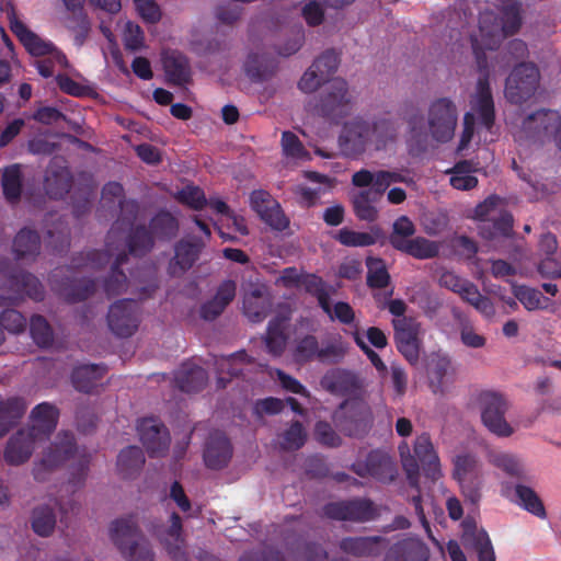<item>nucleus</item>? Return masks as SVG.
<instances>
[{"instance_id":"1","label":"nucleus","mask_w":561,"mask_h":561,"mask_svg":"<svg viewBox=\"0 0 561 561\" xmlns=\"http://www.w3.org/2000/svg\"><path fill=\"white\" fill-rule=\"evenodd\" d=\"M396 126L388 119L347 122L340 135V147L344 154L356 156L374 147L383 148L396 137Z\"/></svg>"},{"instance_id":"2","label":"nucleus","mask_w":561,"mask_h":561,"mask_svg":"<svg viewBox=\"0 0 561 561\" xmlns=\"http://www.w3.org/2000/svg\"><path fill=\"white\" fill-rule=\"evenodd\" d=\"M519 26L520 9L515 3L503 11L500 20L492 12L482 13L479 21V35L472 39L476 55L479 57V50L483 48L492 49L504 37L516 33Z\"/></svg>"},{"instance_id":"3","label":"nucleus","mask_w":561,"mask_h":561,"mask_svg":"<svg viewBox=\"0 0 561 561\" xmlns=\"http://www.w3.org/2000/svg\"><path fill=\"white\" fill-rule=\"evenodd\" d=\"M110 536L127 561H153V553L149 542L137 534L133 519L122 518L115 520L110 528Z\"/></svg>"},{"instance_id":"4","label":"nucleus","mask_w":561,"mask_h":561,"mask_svg":"<svg viewBox=\"0 0 561 561\" xmlns=\"http://www.w3.org/2000/svg\"><path fill=\"white\" fill-rule=\"evenodd\" d=\"M471 108L465 115L463 130L460 137L458 150L467 148L472 139L474 125L489 129L493 124V101L489 84L485 80H479L476 92L470 101Z\"/></svg>"},{"instance_id":"5","label":"nucleus","mask_w":561,"mask_h":561,"mask_svg":"<svg viewBox=\"0 0 561 561\" xmlns=\"http://www.w3.org/2000/svg\"><path fill=\"white\" fill-rule=\"evenodd\" d=\"M453 477L458 482L461 493L470 502L477 503L484 484V472L478 458L461 451L453 458Z\"/></svg>"},{"instance_id":"6","label":"nucleus","mask_w":561,"mask_h":561,"mask_svg":"<svg viewBox=\"0 0 561 561\" xmlns=\"http://www.w3.org/2000/svg\"><path fill=\"white\" fill-rule=\"evenodd\" d=\"M482 404V423L493 435L506 438L516 432L517 425L506 416L510 403L502 394L485 393Z\"/></svg>"},{"instance_id":"7","label":"nucleus","mask_w":561,"mask_h":561,"mask_svg":"<svg viewBox=\"0 0 561 561\" xmlns=\"http://www.w3.org/2000/svg\"><path fill=\"white\" fill-rule=\"evenodd\" d=\"M456 106L447 99L433 102L427 115V135L437 142H446L454 137L457 125Z\"/></svg>"},{"instance_id":"8","label":"nucleus","mask_w":561,"mask_h":561,"mask_svg":"<svg viewBox=\"0 0 561 561\" xmlns=\"http://www.w3.org/2000/svg\"><path fill=\"white\" fill-rule=\"evenodd\" d=\"M439 283L442 286L458 293L462 299L471 304L484 317L491 318L494 316L495 310L492 302L489 298L481 296L474 285L451 272H445L440 276Z\"/></svg>"},{"instance_id":"9","label":"nucleus","mask_w":561,"mask_h":561,"mask_svg":"<svg viewBox=\"0 0 561 561\" xmlns=\"http://www.w3.org/2000/svg\"><path fill=\"white\" fill-rule=\"evenodd\" d=\"M12 32L19 37L25 49L33 56L51 55L60 65H67L66 57L55 49L51 43L44 41L38 35L30 31L26 25L18 19H12Z\"/></svg>"},{"instance_id":"10","label":"nucleus","mask_w":561,"mask_h":561,"mask_svg":"<svg viewBox=\"0 0 561 561\" xmlns=\"http://www.w3.org/2000/svg\"><path fill=\"white\" fill-rule=\"evenodd\" d=\"M398 350L412 364L416 363L420 354L419 324L412 319L393 320Z\"/></svg>"},{"instance_id":"11","label":"nucleus","mask_w":561,"mask_h":561,"mask_svg":"<svg viewBox=\"0 0 561 561\" xmlns=\"http://www.w3.org/2000/svg\"><path fill=\"white\" fill-rule=\"evenodd\" d=\"M108 325L116 335H131L138 325L136 304L130 300H122L112 305L108 312Z\"/></svg>"},{"instance_id":"12","label":"nucleus","mask_w":561,"mask_h":561,"mask_svg":"<svg viewBox=\"0 0 561 561\" xmlns=\"http://www.w3.org/2000/svg\"><path fill=\"white\" fill-rule=\"evenodd\" d=\"M250 204L260 218L271 227L278 230L287 227L288 220L279 204L267 192L262 190L252 192Z\"/></svg>"},{"instance_id":"13","label":"nucleus","mask_w":561,"mask_h":561,"mask_svg":"<svg viewBox=\"0 0 561 561\" xmlns=\"http://www.w3.org/2000/svg\"><path fill=\"white\" fill-rule=\"evenodd\" d=\"M337 56L334 53H325L302 75L298 84L299 89L305 93L316 91L321 82L327 81L337 69Z\"/></svg>"},{"instance_id":"14","label":"nucleus","mask_w":561,"mask_h":561,"mask_svg":"<svg viewBox=\"0 0 561 561\" xmlns=\"http://www.w3.org/2000/svg\"><path fill=\"white\" fill-rule=\"evenodd\" d=\"M500 215V220L494 224V232L486 233L483 228V236L489 239L496 237H507L512 229V217L508 214L501 213V199L497 197H489L482 204L478 205L474 210L476 218L495 219Z\"/></svg>"},{"instance_id":"15","label":"nucleus","mask_w":561,"mask_h":561,"mask_svg":"<svg viewBox=\"0 0 561 561\" xmlns=\"http://www.w3.org/2000/svg\"><path fill=\"white\" fill-rule=\"evenodd\" d=\"M538 81V70L531 64H522L514 69L506 81V95L513 101L528 94Z\"/></svg>"},{"instance_id":"16","label":"nucleus","mask_w":561,"mask_h":561,"mask_svg":"<svg viewBox=\"0 0 561 561\" xmlns=\"http://www.w3.org/2000/svg\"><path fill=\"white\" fill-rule=\"evenodd\" d=\"M140 440L151 455H160L168 449L169 435L163 426L151 419L142 420L138 425Z\"/></svg>"},{"instance_id":"17","label":"nucleus","mask_w":561,"mask_h":561,"mask_svg":"<svg viewBox=\"0 0 561 561\" xmlns=\"http://www.w3.org/2000/svg\"><path fill=\"white\" fill-rule=\"evenodd\" d=\"M43 445L42 442L26 430L20 431L8 443L4 458L10 465H20L26 461L35 447Z\"/></svg>"},{"instance_id":"18","label":"nucleus","mask_w":561,"mask_h":561,"mask_svg":"<svg viewBox=\"0 0 561 561\" xmlns=\"http://www.w3.org/2000/svg\"><path fill=\"white\" fill-rule=\"evenodd\" d=\"M57 416V411L53 405L41 403L32 411L31 426L26 431L44 444L48 434L56 426Z\"/></svg>"},{"instance_id":"19","label":"nucleus","mask_w":561,"mask_h":561,"mask_svg":"<svg viewBox=\"0 0 561 561\" xmlns=\"http://www.w3.org/2000/svg\"><path fill=\"white\" fill-rule=\"evenodd\" d=\"M431 387L435 392H445L455 381V368L446 356H437L428 367Z\"/></svg>"},{"instance_id":"20","label":"nucleus","mask_w":561,"mask_h":561,"mask_svg":"<svg viewBox=\"0 0 561 561\" xmlns=\"http://www.w3.org/2000/svg\"><path fill=\"white\" fill-rule=\"evenodd\" d=\"M502 494L533 515L539 518L546 517V511L541 500L529 486L517 484L513 492H510L508 489H504Z\"/></svg>"},{"instance_id":"21","label":"nucleus","mask_w":561,"mask_h":561,"mask_svg":"<svg viewBox=\"0 0 561 561\" xmlns=\"http://www.w3.org/2000/svg\"><path fill=\"white\" fill-rule=\"evenodd\" d=\"M382 193L383 191L363 190L353 196L354 213L358 219L371 222L378 218L376 204Z\"/></svg>"},{"instance_id":"22","label":"nucleus","mask_w":561,"mask_h":561,"mask_svg":"<svg viewBox=\"0 0 561 561\" xmlns=\"http://www.w3.org/2000/svg\"><path fill=\"white\" fill-rule=\"evenodd\" d=\"M276 285L286 288L304 287L306 290L318 295L323 284L322 280L316 275H300L296 268H285L282 274L276 278Z\"/></svg>"},{"instance_id":"23","label":"nucleus","mask_w":561,"mask_h":561,"mask_svg":"<svg viewBox=\"0 0 561 561\" xmlns=\"http://www.w3.org/2000/svg\"><path fill=\"white\" fill-rule=\"evenodd\" d=\"M324 92L321 111L325 114L342 110L348 102L346 83L342 79L328 81Z\"/></svg>"},{"instance_id":"24","label":"nucleus","mask_w":561,"mask_h":561,"mask_svg":"<svg viewBox=\"0 0 561 561\" xmlns=\"http://www.w3.org/2000/svg\"><path fill=\"white\" fill-rule=\"evenodd\" d=\"M353 184L360 187L371 185L373 191H385L390 184L401 181V176L394 172L379 171L371 173L360 170L353 175Z\"/></svg>"},{"instance_id":"25","label":"nucleus","mask_w":561,"mask_h":561,"mask_svg":"<svg viewBox=\"0 0 561 561\" xmlns=\"http://www.w3.org/2000/svg\"><path fill=\"white\" fill-rule=\"evenodd\" d=\"M381 236V230L378 227H371L368 231L343 228L336 232L335 239L346 247H369L375 244Z\"/></svg>"},{"instance_id":"26","label":"nucleus","mask_w":561,"mask_h":561,"mask_svg":"<svg viewBox=\"0 0 561 561\" xmlns=\"http://www.w3.org/2000/svg\"><path fill=\"white\" fill-rule=\"evenodd\" d=\"M234 295V283L230 280L224 282L219 286L215 297L204 305L202 309L203 317L205 319H213L217 317L219 313L222 312L226 306L233 299Z\"/></svg>"},{"instance_id":"27","label":"nucleus","mask_w":561,"mask_h":561,"mask_svg":"<svg viewBox=\"0 0 561 561\" xmlns=\"http://www.w3.org/2000/svg\"><path fill=\"white\" fill-rule=\"evenodd\" d=\"M231 457V448L228 439L218 435L213 438L205 450L204 458L208 467L217 469L225 466Z\"/></svg>"},{"instance_id":"28","label":"nucleus","mask_w":561,"mask_h":561,"mask_svg":"<svg viewBox=\"0 0 561 561\" xmlns=\"http://www.w3.org/2000/svg\"><path fill=\"white\" fill-rule=\"evenodd\" d=\"M414 454L417 460L423 465L427 466L428 469L433 472V476L436 473L439 474L440 462L438 455L436 454L434 446L426 434H422L416 437L414 444Z\"/></svg>"},{"instance_id":"29","label":"nucleus","mask_w":561,"mask_h":561,"mask_svg":"<svg viewBox=\"0 0 561 561\" xmlns=\"http://www.w3.org/2000/svg\"><path fill=\"white\" fill-rule=\"evenodd\" d=\"M266 298L265 288L256 286L247 293L243 298V309L245 316L251 321H260L265 316Z\"/></svg>"},{"instance_id":"30","label":"nucleus","mask_w":561,"mask_h":561,"mask_svg":"<svg viewBox=\"0 0 561 561\" xmlns=\"http://www.w3.org/2000/svg\"><path fill=\"white\" fill-rule=\"evenodd\" d=\"M72 438L65 435L60 442L46 446L43 451L42 465L45 467H54L69 458L72 453Z\"/></svg>"},{"instance_id":"31","label":"nucleus","mask_w":561,"mask_h":561,"mask_svg":"<svg viewBox=\"0 0 561 561\" xmlns=\"http://www.w3.org/2000/svg\"><path fill=\"white\" fill-rule=\"evenodd\" d=\"M55 527L56 515L50 506L42 505L34 510L32 515V528L38 536H50Z\"/></svg>"},{"instance_id":"32","label":"nucleus","mask_w":561,"mask_h":561,"mask_svg":"<svg viewBox=\"0 0 561 561\" xmlns=\"http://www.w3.org/2000/svg\"><path fill=\"white\" fill-rule=\"evenodd\" d=\"M163 67L170 80L176 83L184 82L188 77V64L186 58L175 51L165 54Z\"/></svg>"},{"instance_id":"33","label":"nucleus","mask_w":561,"mask_h":561,"mask_svg":"<svg viewBox=\"0 0 561 561\" xmlns=\"http://www.w3.org/2000/svg\"><path fill=\"white\" fill-rule=\"evenodd\" d=\"M476 169L469 162H460L454 167L450 173V185L456 190H471L477 186Z\"/></svg>"},{"instance_id":"34","label":"nucleus","mask_w":561,"mask_h":561,"mask_svg":"<svg viewBox=\"0 0 561 561\" xmlns=\"http://www.w3.org/2000/svg\"><path fill=\"white\" fill-rule=\"evenodd\" d=\"M489 461L511 476L522 477L526 472L522 460L508 453H491L489 455Z\"/></svg>"},{"instance_id":"35","label":"nucleus","mask_w":561,"mask_h":561,"mask_svg":"<svg viewBox=\"0 0 561 561\" xmlns=\"http://www.w3.org/2000/svg\"><path fill=\"white\" fill-rule=\"evenodd\" d=\"M318 300L322 309L331 319H337L343 323H351L354 320V311L346 302H336L331 306L329 299L323 294V287L318 293Z\"/></svg>"},{"instance_id":"36","label":"nucleus","mask_w":561,"mask_h":561,"mask_svg":"<svg viewBox=\"0 0 561 561\" xmlns=\"http://www.w3.org/2000/svg\"><path fill=\"white\" fill-rule=\"evenodd\" d=\"M414 232L415 227L413 222L407 216L399 217L392 226L391 244L398 250L402 249Z\"/></svg>"},{"instance_id":"37","label":"nucleus","mask_w":561,"mask_h":561,"mask_svg":"<svg viewBox=\"0 0 561 561\" xmlns=\"http://www.w3.org/2000/svg\"><path fill=\"white\" fill-rule=\"evenodd\" d=\"M25 410L20 400H12L5 404L0 402V437L3 436L15 420L21 417Z\"/></svg>"},{"instance_id":"38","label":"nucleus","mask_w":561,"mask_h":561,"mask_svg":"<svg viewBox=\"0 0 561 561\" xmlns=\"http://www.w3.org/2000/svg\"><path fill=\"white\" fill-rule=\"evenodd\" d=\"M367 268V282L370 287L381 288L388 284L389 274L382 260L377 257H368Z\"/></svg>"},{"instance_id":"39","label":"nucleus","mask_w":561,"mask_h":561,"mask_svg":"<svg viewBox=\"0 0 561 561\" xmlns=\"http://www.w3.org/2000/svg\"><path fill=\"white\" fill-rule=\"evenodd\" d=\"M400 251H403L417 259H428L438 252V248L435 243L424 238H416L409 240L408 243L402 249H400Z\"/></svg>"},{"instance_id":"40","label":"nucleus","mask_w":561,"mask_h":561,"mask_svg":"<svg viewBox=\"0 0 561 561\" xmlns=\"http://www.w3.org/2000/svg\"><path fill=\"white\" fill-rule=\"evenodd\" d=\"M13 250L18 256L33 254L38 250V237L32 230H21L14 239Z\"/></svg>"},{"instance_id":"41","label":"nucleus","mask_w":561,"mask_h":561,"mask_svg":"<svg viewBox=\"0 0 561 561\" xmlns=\"http://www.w3.org/2000/svg\"><path fill=\"white\" fill-rule=\"evenodd\" d=\"M103 374V369L93 366L84 365L77 368L73 373L72 379L76 387L81 391H89L91 389L92 381L100 378Z\"/></svg>"},{"instance_id":"42","label":"nucleus","mask_w":561,"mask_h":561,"mask_svg":"<svg viewBox=\"0 0 561 561\" xmlns=\"http://www.w3.org/2000/svg\"><path fill=\"white\" fill-rule=\"evenodd\" d=\"M2 186L8 199L14 201L19 197L21 190V170L18 165H12L4 170Z\"/></svg>"},{"instance_id":"43","label":"nucleus","mask_w":561,"mask_h":561,"mask_svg":"<svg viewBox=\"0 0 561 561\" xmlns=\"http://www.w3.org/2000/svg\"><path fill=\"white\" fill-rule=\"evenodd\" d=\"M144 460L141 450L138 447L130 446L121 451L117 466L122 473L127 474L133 469L139 468L144 463Z\"/></svg>"},{"instance_id":"44","label":"nucleus","mask_w":561,"mask_h":561,"mask_svg":"<svg viewBox=\"0 0 561 561\" xmlns=\"http://www.w3.org/2000/svg\"><path fill=\"white\" fill-rule=\"evenodd\" d=\"M31 334L37 345L46 347L51 342V331L46 320L42 317H34L31 320Z\"/></svg>"},{"instance_id":"45","label":"nucleus","mask_w":561,"mask_h":561,"mask_svg":"<svg viewBox=\"0 0 561 561\" xmlns=\"http://www.w3.org/2000/svg\"><path fill=\"white\" fill-rule=\"evenodd\" d=\"M513 291L516 298L528 310H536L541 306V295L535 289L525 286H513Z\"/></svg>"},{"instance_id":"46","label":"nucleus","mask_w":561,"mask_h":561,"mask_svg":"<svg viewBox=\"0 0 561 561\" xmlns=\"http://www.w3.org/2000/svg\"><path fill=\"white\" fill-rule=\"evenodd\" d=\"M283 151L286 157L301 159L307 156L296 135L285 131L282 137Z\"/></svg>"},{"instance_id":"47","label":"nucleus","mask_w":561,"mask_h":561,"mask_svg":"<svg viewBox=\"0 0 561 561\" xmlns=\"http://www.w3.org/2000/svg\"><path fill=\"white\" fill-rule=\"evenodd\" d=\"M266 346L274 355H278L283 351L285 346V335L280 324H270L266 336Z\"/></svg>"},{"instance_id":"48","label":"nucleus","mask_w":561,"mask_h":561,"mask_svg":"<svg viewBox=\"0 0 561 561\" xmlns=\"http://www.w3.org/2000/svg\"><path fill=\"white\" fill-rule=\"evenodd\" d=\"M197 255V245L191 243H180L175 250V264L181 270L192 265Z\"/></svg>"},{"instance_id":"49","label":"nucleus","mask_w":561,"mask_h":561,"mask_svg":"<svg viewBox=\"0 0 561 561\" xmlns=\"http://www.w3.org/2000/svg\"><path fill=\"white\" fill-rule=\"evenodd\" d=\"M318 353L317 341L313 336H306L302 339L295 348L294 357L297 362H305L312 358Z\"/></svg>"},{"instance_id":"50","label":"nucleus","mask_w":561,"mask_h":561,"mask_svg":"<svg viewBox=\"0 0 561 561\" xmlns=\"http://www.w3.org/2000/svg\"><path fill=\"white\" fill-rule=\"evenodd\" d=\"M306 434L299 423H294L284 434L283 447L297 449L305 443Z\"/></svg>"},{"instance_id":"51","label":"nucleus","mask_w":561,"mask_h":561,"mask_svg":"<svg viewBox=\"0 0 561 561\" xmlns=\"http://www.w3.org/2000/svg\"><path fill=\"white\" fill-rule=\"evenodd\" d=\"M250 365L248 356L240 352L231 355L230 357L222 358L219 363L220 371L227 370L231 375H236L243 370V366Z\"/></svg>"},{"instance_id":"52","label":"nucleus","mask_w":561,"mask_h":561,"mask_svg":"<svg viewBox=\"0 0 561 561\" xmlns=\"http://www.w3.org/2000/svg\"><path fill=\"white\" fill-rule=\"evenodd\" d=\"M124 42L128 49H139L144 44V35L140 27L131 22H127L124 28Z\"/></svg>"},{"instance_id":"53","label":"nucleus","mask_w":561,"mask_h":561,"mask_svg":"<svg viewBox=\"0 0 561 561\" xmlns=\"http://www.w3.org/2000/svg\"><path fill=\"white\" fill-rule=\"evenodd\" d=\"M1 325L10 332H20L25 327L24 317L15 310H7L0 316Z\"/></svg>"},{"instance_id":"54","label":"nucleus","mask_w":561,"mask_h":561,"mask_svg":"<svg viewBox=\"0 0 561 561\" xmlns=\"http://www.w3.org/2000/svg\"><path fill=\"white\" fill-rule=\"evenodd\" d=\"M136 4V9L141 15V18L148 22L154 23L160 16L161 12L159 7L154 3L153 0H134Z\"/></svg>"},{"instance_id":"55","label":"nucleus","mask_w":561,"mask_h":561,"mask_svg":"<svg viewBox=\"0 0 561 561\" xmlns=\"http://www.w3.org/2000/svg\"><path fill=\"white\" fill-rule=\"evenodd\" d=\"M179 197L193 208H201L205 204L204 193L195 186H186L180 192Z\"/></svg>"},{"instance_id":"56","label":"nucleus","mask_w":561,"mask_h":561,"mask_svg":"<svg viewBox=\"0 0 561 561\" xmlns=\"http://www.w3.org/2000/svg\"><path fill=\"white\" fill-rule=\"evenodd\" d=\"M461 342L472 348H480L485 345V337L479 334L472 327L463 325L460 331Z\"/></svg>"},{"instance_id":"57","label":"nucleus","mask_w":561,"mask_h":561,"mask_svg":"<svg viewBox=\"0 0 561 561\" xmlns=\"http://www.w3.org/2000/svg\"><path fill=\"white\" fill-rule=\"evenodd\" d=\"M354 339H355L357 345L366 353V355L370 359L371 364L376 367V369L382 374L386 373L387 366L381 360V358L378 356V354L368 347V345L366 344V342L364 340V336L360 335L359 333H355Z\"/></svg>"},{"instance_id":"58","label":"nucleus","mask_w":561,"mask_h":561,"mask_svg":"<svg viewBox=\"0 0 561 561\" xmlns=\"http://www.w3.org/2000/svg\"><path fill=\"white\" fill-rule=\"evenodd\" d=\"M316 436L318 440L328 446H336L340 443L339 436L332 431L327 423H319L316 427Z\"/></svg>"},{"instance_id":"59","label":"nucleus","mask_w":561,"mask_h":561,"mask_svg":"<svg viewBox=\"0 0 561 561\" xmlns=\"http://www.w3.org/2000/svg\"><path fill=\"white\" fill-rule=\"evenodd\" d=\"M302 14L309 25H318L322 22L323 19L322 9L316 1L306 3L302 9Z\"/></svg>"},{"instance_id":"60","label":"nucleus","mask_w":561,"mask_h":561,"mask_svg":"<svg viewBox=\"0 0 561 561\" xmlns=\"http://www.w3.org/2000/svg\"><path fill=\"white\" fill-rule=\"evenodd\" d=\"M344 208L341 205H333L323 213L324 221L330 226H337L343 221Z\"/></svg>"},{"instance_id":"61","label":"nucleus","mask_w":561,"mask_h":561,"mask_svg":"<svg viewBox=\"0 0 561 561\" xmlns=\"http://www.w3.org/2000/svg\"><path fill=\"white\" fill-rule=\"evenodd\" d=\"M274 373L285 389H287L294 393H300V394L306 396L305 388L297 380L285 375L280 370H275Z\"/></svg>"},{"instance_id":"62","label":"nucleus","mask_w":561,"mask_h":561,"mask_svg":"<svg viewBox=\"0 0 561 561\" xmlns=\"http://www.w3.org/2000/svg\"><path fill=\"white\" fill-rule=\"evenodd\" d=\"M151 245V237L145 230H138L130 243V251L139 253L141 249H149Z\"/></svg>"},{"instance_id":"63","label":"nucleus","mask_w":561,"mask_h":561,"mask_svg":"<svg viewBox=\"0 0 561 561\" xmlns=\"http://www.w3.org/2000/svg\"><path fill=\"white\" fill-rule=\"evenodd\" d=\"M531 119L542 124L545 130H551L559 123V115L556 112H538Z\"/></svg>"},{"instance_id":"64","label":"nucleus","mask_w":561,"mask_h":561,"mask_svg":"<svg viewBox=\"0 0 561 561\" xmlns=\"http://www.w3.org/2000/svg\"><path fill=\"white\" fill-rule=\"evenodd\" d=\"M479 561H494V551L486 536L483 535L478 547Z\"/></svg>"}]
</instances>
